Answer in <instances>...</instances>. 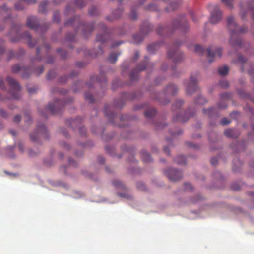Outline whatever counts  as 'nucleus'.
<instances>
[{
	"label": "nucleus",
	"instance_id": "obj_43",
	"mask_svg": "<svg viewBox=\"0 0 254 254\" xmlns=\"http://www.w3.org/2000/svg\"><path fill=\"white\" fill-rule=\"evenodd\" d=\"M56 76V72L54 70H51L49 72L47 75V78L48 80H51L53 78H54Z\"/></svg>",
	"mask_w": 254,
	"mask_h": 254
},
{
	"label": "nucleus",
	"instance_id": "obj_36",
	"mask_svg": "<svg viewBox=\"0 0 254 254\" xmlns=\"http://www.w3.org/2000/svg\"><path fill=\"white\" fill-rule=\"evenodd\" d=\"M206 100L205 98L201 96H199L197 99L195 100V103L196 104H203L206 102Z\"/></svg>",
	"mask_w": 254,
	"mask_h": 254
},
{
	"label": "nucleus",
	"instance_id": "obj_41",
	"mask_svg": "<svg viewBox=\"0 0 254 254\" xmlns=\"http://www.w3.org/2000/svg\"><path fill=\"white\" fill-rule=\"evenodd\" d=\"M75 5L80 8H82L86 5V3L83 0H76Z\"/></svg>",
	"mask_w": 254,
	"mask_h": 254
},
{
	"label": "nucleus",
	"instance_id": "obj_24",
	"mask_svg": "<svg viewBox=\"0 0 254 254\" xmlns=\"http://www.w3.org/2000/svg\"><path fill=\"white\" fill-rule=\"evenodd\" d=\"M141 157L143 162L148 163L152 161V158L150 154L146 151H142Z\"/></svg>",
	"mask_w": 254,
	"mask_h": 254
},
{
	"label": "nucleus",
	"instance_id": "obj_64",
	"mask_svg": "<svg viewBox=\"0 0 254 254\" xmlns=\"http://www.w3.org/2000/svg\"><path fill=\"white\" fill-rule=\"evenodd\" d=\"M0 88H1L2 89H4V82H3V80L2 79H1L0 80Z\"/></svg>",
	"mask_w": 254,
	"mask_h": 254
},
{
	"label": "nucleus",
	"instance_id": "obj_8",
	"mask_svg": "<svg viewBox=\"0 0 254 254\" xmlns=\"http://www.w3.org/2000/svg\"><path fill=\"white\" fill-rule=\"evenodd\" d=\"M152 25L148 22L144 23L140 28L139 33L133 36V41L135 44H138L142 41L144 36L152 30Z\"/></svg>",
	"mask_w": 254,
	"mask_h": 254
},
{
	"label": "nucleus",
	"instance_id": "obj_31",
	"mask_svg": "<svg viewBox=\"0 0 254 254\" xmlns=\"http://www.w3.org/2000/svg\"><path fill=\"white\" fill-rule=\"evenodd\" d=\"M229 71L228 67L225 65L224 66L221 67L218 69V72L220 75L222 76H225L227 75Z\"/></svg>",
	"mask_w": 254,
	"mask_h": 254
},
{
	"label": "nucleus",
	"instance_id": "obj_25",
	"mask_svg": "<svg viewBox=\"0 0 254 254\" xmlns=\"http://www.w3.org/2000/svg\"><path fill=\"white\" fill-rule=\"evenodd\" d=\"M156 113V111L154 108H147L145 112V116L146 118H149L153 116Z\"/></svg>",
	"mask_w": 254,
	"mask_h": 254
},
{
	"label": "nucleus",
	"instance_id": "obj_5",
	"mask_svg": "<svg viewBox=\"0 0 254 254\" xmlns=\"http://www.w3.org/2000/svg\"><path fill=\"white\" fill-rule=\"evenodd\" d=\"M98 27L99 28L102 29L103 34H98L97 36L96 42L100 43V45L99 47L98 51L97 52H92L89 53L93 58L97 57V56L103 54L104 52L102 49V46L104 44L105 42L110 38L109 33L108 32V30L104 24L100 23Z\"/></svg>",
	"mask_w": 254,
	"mask_h": 254
},
{
	"label": "nucleus",
	"instance_id": "obj_47",
	"mask_svg": "<svg viewBox=\"0 0 254 254\" xmlns=\"http://www.w3.org/2000/svg\"><path fill=\"white\" fill-rule=\"evenodd\" d=\"M15 8L17 10H22L24 7L21 2H17L15 4Z\"/></svg>",
	"mask_w": 254,
	"mask_h": 254
},
{
	"label": "nucleus",
	"instance_id": "obj_63",
	"mask_svg": "<svg viewBox=\"0 0 254 254\" xmlns=\"http://www.w3.org/2000/svg\"><path fill=\"white\" fill-rule=\"evenodd\" d=\"M98 161L100 163L102 164L104 162L105 159L102 156H99L98 158Z\"/></svg>",
	"mask_w": 254,
	"mask_h": 254
},
{
	"label": "nucleus",
	"instance_id": "obj_45",
	"mask_svg": "<svg viewBox=\"0 0 254 254\" xmlns=\"http://www.w3.org/2000/svg\"><path fill=\"white\" fill-rule=\"evenodd\" d=\"M112 184H113L114 186H115L116 187H121V188H122V187H124V185L122 183V182H121L119 180H114L112 182Z\"/></svg>",
	"mask_w": 254,
	"mask_h": 254
},
{
	"label": "nucleus",
	"instance_id": "obj_27",
	"mask_svg": "<svg viewBox=\"0 0 254 254\" xmlns=\"http://www.w3.org/2000/svg\"><path fill=\"white\" fill-rule=\"evenodd\" d=\"M174 161L178 164H185L186 158L184 156L180 155L174 159Z\"/></svg>",
	"mask_w": 254,
	"mask_h": 254
},
{
	"label": "nucleus",
	"instance_id": "obj_42",
	"mask_svg": "<svg viewBox=\"0 0 254 254\" xmlns=\"http://www.w3.org/2000/svg\"><path fill=\"white\" fill-rule=\"evenodd\" d=\"M108 107L106 106L105 108V115L110 118H113L114 117V113L112 112H110V111L108 112Z\"/></svg>",
	"mask_w": 254,
	"mask_h": 254
},
{
	"label": "nucleus",
	"instance_id": "obj_57",
	"mask_svg": "<svg viewBox=\"0 0 254 254\" xmlns=\"http://www.w3.org/2000/svg\"><path fill=\"white\" fill-rule=\"evenodd\" d=\"M75 38V35L72 34L71 35H69L68 34L66 36V40L69 41H73Z\"/></svg>",
	"mask_w": 254,
	"mask_h": 254
},
{
	"label": "nucleus",
	"instance_id": "obj_51",
	"mask_svg": "<svg viewBox=\"0 0 254 254\" xmlns=\"http://www.w3.org/2000/svg\"><path fill=\"white\" fill-rule=\"evenodd\" d=\"M96 8L93 7L89 10V14L92 16L95 15L97 14Z\"/></svg>",
	"mask_w": 254,
	"mask_h": 254
},
{
	"label": "nucleus",
	"instance_id": "obj_20",
	"mask_svg": "<svg viewBox=\"0 0 254 254\" xmlns=\"http://www.w3.org/2000/svg\"><path fill=\"white\" fill-rule=\"evenodd\" d=\"M237 56L238 57V60L237 62H235L241 64L242 65L241 70L242 71H244L245 68H246L247 66H250L251 64L250 63L248 62L247 59L244 58L241 54L237 53Z\"/></svg>",
	"mask_w": 254,
	"mask_h": 254
},
{
	"label": "nucleus",
	"instance_id": "obj_4",
	"mask_svg": "<svg viewBox=\"0 0 254 254\" xmlns=\"http://www.w3.org/2000/svg\"><path fill=\"white\" fill-rule=\"evenodd\" d=\"M195 52L199 54L203 55L205 52L207 54V57L209 62L211 63L214 61L215 57L218 56L220 57L222 54V49L221 47H216L212 46L206 50L200 45H196L194 49Z\"/></svg>",
	"mask_w": 254,
	"mask_h": 254
},
{
	"label": "nucleus",
	"instance_id": "obj_46",
	"mask_svg": "<svg viewBox=\"0 0 254 254\" xmlns=\"http://www.w3.org/2000/svg\"><path fill=\"white\" fill-rule=\"evenodd\" d=\"M219 85L222 88H227L229 86V83L226 80H222L219 82Z\"/></svg>",
	"mask_w": 254,
	"mask_h": 254
},
{
	"label": "nucleus",
	"instance_id": "obj_40",
	"mask_svg": "<svg viewBox=\"0 0 254 254\" xmlns=\"http://www.w3.org/2000/svg\"><path fill=\"white\" fill-rule=\"evenodd\" d=\"M53 20L54 22L58 23L60 21V14L58 11H54Z\"/></svg>",
	"mask_w": 254,
	"mask_h": 254
},
{
	"label": "nucleus",
	"instance_id": "obj_49",
	"mask_svg": "<svg viewBox=\"0 0 254 254\" xmlns=\"http://www.w3.org/2000/svg\"><path fill=\"white\" fill-rule=\"evenodd\" d=\"M231 122V121L230 120H229L227 118H223L221 121H220V123L221 125H228V124H229Z\"/></svg>",
	"mask_w": 254,
	"mask_h": 254
},
{
	"label": "nucleus",
	"instance_id": "obj_37",
	"mask_svg": "<svg viewBox=\"0 0 254 254\" xmlns=\"http://www.w3.org/2000/svg\"><path fill=\"white\" fill-rule=\"evenodd\" d=\"M122 13V10L119 8L115 10L113 12L114 18V19L119 18L120 17Z\"/></svg>",
	"mask_w": 254,
	"mask_h": 254
},
{
	"label": "nucleus",
	"instance_id": "obj_17",
	"mask_svg": "<svg viewBox=\"0 0 254 254\" xmlns=\"http://www.w3.org/2000/svg\"><path fill=\"white\" fill-rule=\"evenodd\" d=\"M31 70L29 67H21L19 64H15L12 67V72L13 73H17L19 72L21 73V76L23 78H27L31 73Z\"/></svg>",
	"mask_w": 254,
	"mask_h": 254
},
{
	"label": "nucleus",
	"instance_id": "obj_32",
	"mask_svg": "<svg viewBox=\"0 0 254 254\" xmlns=\"http://www.w3.org/2000/svg\"><path fill=\"white\" fill-rule=\"evenodd\" d=\"M183 103L184 102L182 100H177L173 105V110H175L177 109L180 108L183 105Z\"/></svg>",
	"mask_w": 254,
	"mask_h": 254
},
{
	"label": "nucleus",
	"instance_id": "obj_60",
	"mask_svg": "<svg viewBox=\"0 0 254 254\" xmlns=\"http://www.w3.org/2000/svg\"><path fill=\"white\" fill-rule=\"evenodd\" d=\"M37 89L35 87L28 88L27 91L29 93L32 94L36 92Z\"/></svg>",
	"mask_w": 254,
	"mask_h": 254
},
{
	"label": "nucleus",
	"instance_id": "obj_3",
	"mask_svg": "<svg viewBox=\"0 0 254 254\" xmlns=\"http://www.w3.org/2000/svg\"><path fill=\"white\" fill-rule=\"evenodd\" d=\"M65 25L66 26H73L77 27V30L81 29L82 34L86 37L91 33L94 29L93 24L85 25L81 22L80 17L78 16L66 21L65 22Z\"/></svg>",
	"mask_w": 254,
	"mask_h": 254
},
{
	"label": "nucleus",
	"instance_id": "obj_11",
	"mask_svg": "<svg viewBox=\"0 0 254 254\" xmlns=\"http://www.w3.org/2000/svg\"><path fill=\"white\" fill-rule=\"evenodd\" d=\"M48 137L47 128L43 125L38 126L35 131L30 135V138L33 141H36L39 137L47 139Z\"/></svg>",
	"mask_w": 254,
	"mask_h": 254
},
{
	"label": "nucleus",
	"instance_id": "obj_7",
	"mask_svg": "<svg viewBox=\"0 0 254 254\" xmlns=\"http://www.w3.org/2000/svg\"><path fill=\"white\" fill-rule=\"evenodd\" d=\"M7 82L11 88L10 93L11 98L14 99H18L20 97L21 87L18 83L11 77H7L6 79Z\"/></svg>",
	"mask_w": 254,
	"mask_h": 254
},
{
	"label": "nucleus",
	"instance_id": "obj_21",
	"mask_svg": "<svg viewBox=\"0 0 254 254\" xmlns=\"http://www.w3.org/2000/svg\"><path fill=\"white\" fill-rule=\"evenodd\" d=\"M178 88L176 85L174 84H170L167 86L165 89L164 93L167 95H174L178 92Z\"/></svg>",
	"mask_w": 254,
	"mask_h": 254
},
{
	"label": "nucleus",
	"instance_id": "obj_62",
	"mask_svg": "<svg viewBox=\"0 0 254 254\" xmlns=\"http://www.w3.org/2000/svg\"><path fill=\"white\" fill-rule=\"evenodd\" d=\"M231 188L234 190H239L240 189V187L237 184H232Z\"/></svg>",
	"mask_w": 254,
	"mask_h": 254
},
{
	"label": "nucleus",
	"instance_id": "obj_44",
	"mask_svg": "<svg viewBox=\"0 0 254 254\" xmlns=\"http://www.w3.org/2000/svg\"><path fill=\"white\" fill-rule=\"evenodd\" d=\"M130 18L132 20H135L137 18L136 10L134 8H131V13L130 14Z\"/></svg>",
	"mask_w": 254,
	"mask_h": 254
},
{
	"label": "nucleus",
	"instance_id": "obj_28",
	"mask_svg": "<svg viewBox=\"0 0 254 254\" xmlns=\"http://www.w3.org/2000/svg\"><path fill=\"white\" fill-rule=\"evenodd\" d=\"M203 112L204 114L207 115L210 117H212L214 114H216L215 109L213 107L207 109H203Z\"/></svg>",
	"mask_w": 254,
	"mask_h": 254
},
{
	"label": "nucleus",
	"instance_id": "obj_9",
	"mask_svg": "<svg viewBox=\"0 0 254 254\" xmlns=\"http://www.w3.org/2000/svg\"><path fill=\"white\" fill-rule=\"evenodd\" d=\"M179 44L180 43H175L167 52L168 58L172 59L175 63L182 61L184 58L182 53L178 48Z\"/></svg>",
	"mask_w": 254,
	"mask_h": 254
},
{
	"label": "nucleus",
	"instance_id": "obj_33",
	"mask_svg": "<svg viewBox=\"0 0 254 254\" xmlns=\"http://www.w3.org/2000/svg\"><path fill=\"white\" fill-rule=\"evenodd\" d=\"M234 0H221V2L228 7L233 9L234 8L233 2Z\"/></svg>",
	"mask_w": 254,
	"mask_h": 254
},
{
	"label": "nucleus",
	"instance_id": "obj_19",
	"mask_svg": "<svg viewBox=\"0 0 254 254\" xmlns=\"http://www.w3.org/2000/svg\"><path fill=\"white\" fill-rule=\"evenodd\" d=\"M222 101L218 103V107L220 109H225L227 107V104L224 100L230 99L232 97V94L229 93H223L221 95Z\"/></svg>",
	"mask_w": 254,
	"mask_h": 254
},
{
	"label": "nucleus",
	"instance_id": "obj_2",
	"mask_svg": "<svg viewBox=\"0 0 254 254\" xmlns=\"http://www.w3.org/2000/svg\"><path fill=\"white\" fill-rule=\"evenodd\" d=\"M177 29H180L184 32L189 29L188 23L184 16H179L174 19L170 27L164 25H159L157 29V32L160 35H168L173 33L175 30Z\"/></svg>",
	"mask_w": 254,
	"mask_h": 254
},
{
	"label": "nucleus",
	"instance_id": "obj_38",
	"mask_svg": "<svg viewBox=\"0 0 254 254\" xmlns=\"http://www.w3.org/2000/svg\"><path fill=\"white\" fill-rule=\"evenodd\" d=\"M234 130L233 129H227L224 132V134L228 137H234Z\"/></svg>",
	"mask_w": 254,
	"mask_h": 254
},
{
	"label": "nucleus",
	"instance_id": "obj_59",
	"mask_svg": "<svg viewBox=\"0 0 254 254\" xmlns=\"http://www.w3.org/2000/svg\"><path fill=\"white\" fill-rule=\"evenodd\" d=\"M20 120H21V117L19 115H17L15 116L13 118V121L14 122L18 123L20 121Z\"/></svg>",
	"mask_w": 254,
	"mask_h": 254
},
{
	"label": "nucleus",
	"instance_id": "obj_34",
	"mask_svg": "<svg viewBox=\"0 0 254 254\" xmlns=\"http://www.w3.org/2000/svg\"><path fill=\"white\" fill-rule=\"evenodd\" d=\"M118 55L116 53H111L109 57V61L111 63H114L117 61Z\"/></svg>",
	"mask_w": 254,
	"mask_h": 254
},
{
	"label": "nucleus",
	"instance_id": "obj_61",
	"mask_svg": "<svg viewBox=\"0 0 254 254\" xmlns=\"http://www.w3.org/2000/svg\"><path fill=\"white\" fill-rule=\"evenodd\" d=\"M68 78V77H67L66 75L64 76H63V77H61L60 79V82H61V83H64V82H65L67 80Z\"/></svg>",
	"mask_w": 254,
	"mask_h": 254
},
{
	"label": "nucleus",
	"instance_id": "obj_23",
	"mask_svg": "<svg viewBox=\"0 0 254 254\" xmlns=\"http://www.w3.org/2000/svg\"><path fill=\"white\" fill-rule=\"evenodd\" d=\"M10 10L6 8L5 6L4 5L1 7H0V14L3 16H6L7 18H10Z\"/></svg>",
	"mask_w": 254,
	"mask_h": 254
},
{
	"label": "nucleus",
	"instance_id": "obj_30",
	"mask_svg": "<svg viewBox=\"0 0 254 254\" xmlns=\"http://www.w3.org/2000/svg\"><path fill=\"white\" fill-rule=\"evenodd\" d=\"M48 1L47 0H44L42 1L39 7V12L41 13H44L46 11V6L48 4Z\"/></svg>",
	"mask_w": 254,
	"mask_h": 254
},
{
	"label": "nucleus",
	"instance_id": "obj_26",
	"mask_svg": "<svg viewBox=\"0 0 254 254\" xmlns=\"http://www.w3.org/2000/svg\"><path fill=\"white\" fill-rule=\"evenodd\" d=\"M81 122L82 118L77 117L75 119H71L70 120V125L72 127L74 128V126L78 127V126L81 124Z\"/></svg>",
	"mask_w": 254,
	"mask_h": 254
},
{
	"label": "nucleus",
	"instance_id": "obj_39",
	"mask_svg": "<svg viewBox=\"0 0 254 254\" xmlns=\"http://www.w3.org/2000/svg\"><path fill=\"white\" fill-rule=\"evenodd\" d=\"M85 98L86 100H88L90 103L94 102V98L92 94L90 93L86 92L85 94Z\"/></svg>",
	"mask_w": 254,
	"mask_h": 254
},
{
	"label": "nucleus",
	"instance_id": "obj_58",
	"mask_svg": "<svg viewBox=\"0 0 254 254\" xmlns=\"http://www.w3.org/2000/svg\"><path fill=\"white\" fill-rule=\"evenodd\" d=\"M218 162V158L217 157H212L211 159V164L215 166L217 164Z\"/></svg>",
	"mask_w": 254,
	"mask_h": 254
},
{
	"label": "nucleus",
	"instance_id": "obj_15",
	"mask_svg": "<svg viewBox=\"0 0 254 254\" xmlns=\"http://www.w3.org/2000/svg\"><path fill=\"white\" fill-rule=\"evenodd\" d=\"M164 174L171 181L179 180L182 177V173L181 171L174 169H169L165 170Z\"/></svg>",
	"mask_w": 254,
	"mask_h": 254
},
{
	"label": "nucleus",
	"instance_id": "obj_13",
	"mask_svg": "<svg viewBox=\"0 0 254 254\" xmlns=\"http://www.w3.org/2000/svg\"><path fill=\"white\" fill-rule=\"evenodd\" d=\"M186 86V92L188 95L192 94L197 89V81L195 77L191 76L189 80L184 82Z\"/></svg>",
	"mask_w": 254,
	"mask_h": 254
},
{
	"label": "nucleus",
	"instance_id": "obj_1",
	"mask_svg": "<svg viewBox=\"0 0 254 254\" xmlns=\"http://www.w3.org/2000/svg\"><path fill=\"white\" fill-rule=\"evenodd\" d=\"M228 28L230 32L229 42L234 49L242 48L243 42L240 34L244 33L248 31L246 26L239 27L235 22L234 17L230 16L227 19Z\"/></svg>",
	"mask_w": 254,
	"mask_h": 254
},
{
	"label": "nucleus",
	"instance_id": "obj_10",
	"mask_svg": "<svg viewBox=\"0 0 254 254\" xmlns=\"http://www.w3.org/2000/svg\"><path fill=\"white\" fill-rule=\"evenodd\" d=\"M65 104V101L55 100L53 103H49L48 106L45 107V110L53 114H58L63 109Z\"/></svg>",
	"mask_w": 254,
	"mask_h": 254
},
{
	"label": "nucleus",
	"instance_id": "obj_29",
	"mask_svg": "<svg viewBox=\"0 0 254 254\" xmlns=\"http://www.w3.org/2000/svg\"><path fill=\"white\" fill-rule=\"evenodd\" d=\"M159 47V43H153L149 45L147 47V50L151 53H154Z\"/></svg>",
	"mask_w": 254,
	"mask_h": 254
},
{
	"label": "nucleus",
	"instance_id": "obj_56",
	"mask_svg": "<svg viewBox=\"0 0 254 254\" xmlns=\"http://www.w3.org/2000/svg\"><path fill=\"white\" fill-rule=\"evenodd\" d=\"M0 115L4 118H6L7 117V113L2 109H0Z\"/></svg>",
	"mask_w": 254,
	"mask_h": 254
},
{
	"label": "nucleus",
	"instance_id": "obj_53",
	"mask_svg": "<svg viewBox=\"0 0 254 254\" xmlns=\"http://www.w3.org/2000/svg\"><path fill=\"white\" fill-rule=\"evenodd\" d=\"M137 188L140 190H144L145 189V186L143 183L139 182L137 184Z\"/></svg>",
	"mask_w": 254,
	"mask_h": 254
},
{
	"label": "nucleus",
	"instance_id": "obj_54",
	"mask_svg": "<svg viewBox=\"0 0 254 254\" xmlns=\"http://www.w3.org/2000/svg\"><path fill=\"white\" fill-rule=\"evenodd\" d=\"M79 132L82 135H84L86 132V129L84 127H79Z\"/></svg>",
	"mask_w": 254,
	"mask_h": 254
},
{
	"label": "nucleus",
	"instance_id": "obj_16",
	"mask_svg": "<svg viewBox=\"0 0 254 254\" xmlns=\"http://www.w3.org/2000/svg\"><path fill=\"white\" fill-rule=\"evenodd\" d=\"M222 18V12L218 5H214L211 11L210 22L216 24L219 22Z\"/></svg>",
	"mask_w": 254,
	"mask_h": 254
},
{
	"label": "nucleus",
	"instance_id": "obj_48",
	"mask_svg": "<svg viewBox=\"0 0 254 254\" xmlns=\"http://www.w3.org/2000/svg\"><path fill=\"white\" fill-rule=\"evenodd\" d=\"M57 52L61 54V56L63 58H66V53L64 51L63 49L61 48H59L57 49Z\"/></svg>",
	"mask_w": 254,
	"mask_h": 254
},
{
	"label": "nucleus",
	"instance_id": "obj_35",
	"mask_svg": "<svg viewBox=\"0 0 254 254\" xmlns=\"http://www.w3.org/2000/svg\"><path fill=\"white\" fill-rule=\"evenodd\" d=\"M178 4L177 3H171L169 4L168 7L166 8V11L170 12L171 11H173L176 9L178 7Z\"/></svg>",
	"mask_w": 254,
	"mask_h": 254
},
{
	"label": "nucleus",
	"instance_id": "obj_18",
	"mask_svg": "<svg viewBox=\"0 0 254 254\" xmlns=\"http://www.w3.org/2000/svg\"><path fill=\"white\" fill-rule=\"evenodd\" d=\"M240 8V15L242 20L245 19L248 11H249L251 12L252 19L254 21V7H251L248 3H247L246 5L241 4Z\"/></svg>",
	"mask_w": 254,
	"mask_h": 254
},
{
	"label": "nucleus",
	"instance_id": "obj_12",
	"mask_svg": "<svg viewBox=\"0 0 254 254\" xmlns=\"http://www.w3.org/2000/svg\"><path fill=\"white\" fill-rule=\"evenodd\" d=\"M26 25L30 29H35L37 31L39 30L46 31L48 28L47 24L42 26L39 25L37 18L34 16H30L27 18Z\"/></svg>",
	"mask_w": 254,
	"mask_h": 254
},
{
	"label": "nucleus",
	"instance_id": "obj_52",
	"mask_svg": "<svg viewBox=\"0 0 254 254\" xmlns=\"http://www.w3.org/2000/svg\"><path fill=\"white\" fill-rule=\"evenodd\" d=\"M185 190H190L192 189V187L190 183H185L184 184Z\"/></svg>",
	"mask_w": 254,
	"mask_h": 254
},
{
	"label": "nucleus",
	"instance_id": "obj_14",
	"mask_svg": "<svg viewBox=\"0 0 254 254\" xmlns=\"http://www.w3.org/2000/svg\"><path fill=\"white\" fill-rule=\"evenodd\" d=\"M153 66L152 63H148L147 61L143 65H138L136 68L133 69L130 73V78L132 81L138 79V73L149 67L151 68Z\"/></svg>",
	"mask_w": 254,
	"mask_h": 254
},
{
	"label": "nucleus",
	"instance_id": "obj_50",
	"mask_svg": "<svg viewBox=\"0 0 254 254\" xmlns=\"http://www.w3.org/2000/svg\"><path fill=\"white\" fill-rule=\"evenodd\" d=\"M44 71V67L43 66H41L38 69H36L35 71L36 74L38 76L40 75Z\"/></svg>",
	"mask_w": 254,
	"mask_h": 254
},
{
	"label": "nucleus",
	"instance_id": "obj_6",
	"mask_svg": "<svg viewBox=\"0 0 254 254\" xmlns=\"http://www.w3.org/2000/svg\"><path fill=\"white\" fill-rule=\"evenodd\" d=\"M21 28V26L19 25H14L13 26L11 29V32H15L18 36H21L20 38H17L16 39H13L11 37L10 38V40L12 42H17L18 41L20 38H23L27 40L26 42L27 43L28 46L30 47H33L36 45L37 42L34 41H32L31 35L29 34V33L28 32H25L24 33L21 35L20 34V28Z\"/></svg>",
	"mask_w": 254,
	"mask_h": 254
},
{
	"label": "nucleus",
	"instance_id": "obj_55",
	"mask_svg": "<svg viewBox=\"0 0 254 254\" xmlns=\"http://www.w3.org/2000/svg\"><path fill=\"white\" fill-rule=\"evenodd\" d=\"M147 9L151 11H155L157 10V8L156 6L154 4H150L148 6Z\"/></svg>",
	"mask_w": 254,
	"mask_h": 254
},
{
	"label": "nucleus",
	"instance_id": "obj_22",
	"mask_svg": "<svg viewBox=\"0 0 254 254\" xmlns=\"http://www.w3.org/2000/svg\"><path fill=\"white\" fill-rule=\"evenodd\" d=\"M187 113H185L184 115L179 114L176 115L173 118V120L174 122H180L182 123H185L187 122L189 117H186Z\"/></svg>",
	"mask_w": 254,
	"mask_h": 254
}]
</instances>
